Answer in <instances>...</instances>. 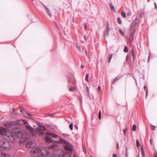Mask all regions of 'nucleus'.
Listing matches in <instances>:
<instances>
[{
    "mask_svg": "<svg viewBox=\"0 0 157 157\" xmlns=\"http://www.w3.org/2000/svg\"><path fill=\"white\" fill-rule=\"evenodd\" d=\"M0 134L3 138L8 142H13L14 141L13 135L18 138L22 137L23 135L22 132L18 127L13 128L12 133H10L7 129L2 127H0Z\"/></svg>",
    "mask_w": 157,
    "mask_h": 157,
    "instance_id": "obj_1",
    "label": "nucleus"
},
{
    "mask_svg": "<svg viewBox=\"0 0 157 157\" xmlns=\"http://www.w3.org/2000/svg\"><path fill=\"white\" fill-rule=\"evenodd\" d=\"M26 128L29 131L30 133L33 136H35L36 133L39 135H41L44 134V131L46 130L45 127L43 125L40 126L39 128H36V130L29 125H26Z\"/></svg>",
    "mask_w": 157,
    "mask_h": 157,
    "instance_id": "obj_2",
    "label": "nucleus"
},
{
    "mask_svg": "<svg viewBox=\"0 0 157 157\" xmlns=\"http://www.w3.org/2000/svg\"><path fill=\"white\" fill-rule=\"evenodd\" d=\"M36 145V143L33 141H28L26 144V147L27 148H33Z\"/></svg>",
    "mask_w": 157,
    "mask_h": 157,
    "instance_id": "obj_3",
    "label": "nucleus"
},
{
    "mask_svg": "<svg viewBox=\"0 0 157 157\" xmlns=\"http://www.w3.org/2000/svg\"><path fill=\"white\" fill-rule=\"evenodd\" d=\"M139 19L136 18L131 24V29H136L135 28V26L139 23Z\"/></svg>",
    "mask_w": 157,
    "mask_h": 157,
    "instance_id": "obj_4",
    "label": "nucleus"
},
{
    "mask_svg": "<svg viewBox=\"0 0 157 157\" xmlns=\"http://www.w3.org/2000/svg\"><path fill=\"white\" fill-rule=\"evenodd\" d=\"M2 148L6 150H9L11 148L10 144L8 142L5 141Z\"/></svg>",
    "mask_w": 157,
    "mask_h": 157,
    "instance_id": "obj_5",
    "label": "nucleus"
},
{
    "mask_svg": "<svg viewBox=\"0 0 157 157\" xmlns=\"http://www.w3.org/2000/svg\"><path fill=\"white\" fill-rule=\"evenodd\" d=\"M109 23L107 22L106 25V30L105 31L104 33V37L105 39V37L108 36L109 35V31L110 30V29L109 28Z\"/></svg>",
    "mask_w": 157,
    "mask_h": 157,
    "instance_id": "obj_6",
    "label": "nucleus"
},
{
    "mask_svg": "<svg viewBox=\"0 0 157 157\" xmlns=\"http://www.w3.org/2000/svg\"><path fill=\"white\" fill-rule=\"evenodd\" d=\"M64 147L67 151H69L72 152V145L70 144V143H67V144H66L65 145H64Z\"/></svg>",
    "mask_w": 157,
    "mask_h": 157,
    "instance_id": "obj_7",
    "label": "nucleus"
},
{
    "mask_svg": "<svg viewBox=\"0 0 157 157\" xmlns=\"http://www.w3.org/2000/svg\"><path fill=\"white\" fill-rule=\"evenodd\" d=\"M0 157H10V156L9 154L5 153L0 150Z\"/></svg>",
    "mask_w": 157,
    "mask_h": 157,
    "instance_id": "obj_8",
    "label": "nucleus"
},
{
    "mask_svg": "<svg viewBox=\"0 0 157 157\" xmlns=\"http://www.w3.org/2000/svg\"><path fill=\"white\" fill-rule=\"evenodd\" d=\"M41 4H42V5L44 6V8L45 9L48 15L50 17H51L52 15L51 14L50 12V11L49 9L46 6L44 5V4H43L42 3H41Z\"/></svg>",
    "mask_w": 157,
    "mask_h": 157,
    "instance_id": "obj_9",
    "label": "nucleus"
},
{
    "mask_svg": "<svg viewBox=\"0 0 157 157\" xmlns=\"http://www.w3.org/2000/svg\"><path fill=\"white\" fill-rule=\"evenodd\" d=\"M41 150L40 148L37 147L35 150L33 151V152H32V151H31V152L34 154L36 153H41Z\"/></svg>",
    "mask_w": 157,
    "mask_h": 157,
    "instance_id": "obj_10",
    "label": "nucleus"
},
{
    "mask_svg": "<svg viewBox=\"0 0 157 157\" xmlns=\"http://www.w3.org/2000/svg\"><path fill=\"white\" fill-rule=\"evenodd\" d=\"M44 140L47 143H50L52 141V139H51L49 137L46 136L44 137Z\"/></svg>",
    "mask_w": 157,
    "mask_h": 157,
    "instance_id": "obj_11",
    "label": "nucleus"
},
{
    "mask_svg": "<svg viewBox=\"0 0 157 157\" xmlns=\"http://www.w3.org/2000/svg\"><path fill=\"white\" fill-rule=\"evenodd\" d=\"M47 135H50L52 137L54 138H57L58 137V136L56 134H55L54 133H52L51 132H47L46 133Z\"/></svg>",
    "mask_w": 157,
    "mask_h": 157,
    "instance_id": "obj_12",
    "label": "nucleus"
},
{
    "mask_svg": "<svg viewBox=\"0 0 157 157\" xmlns=\"http://www.w3.org/2000/svg\"><path fill=\"white\" fill-rule=\"evenodd\" d=\"M59 142L61 143L64 144V145H65L67 143V142L66 140L61 138L60 139Z\"/></svg>",
    "mask_w": 157,
    "mask_h": 157,
    "instance_id": "obj_13",
    "label": "nucleus"
},
{
    "mask_svg": "<svg viewBox=\"0 0 157 157\" xmlns=\"http://www.w3.org/2000/svg\"><path fill=\"white\" fill-rule=\"evenodd\" d=\"M131 30H132V32H131V35H130V36L134 38V35H135V33L136 29H131Z\"/></svg>",
    "mask_w": 157,
    "mask_h": 157,
    "instance_id": "obj_14",
    "label": "nucleus"
},
{
    "mask_svg": "<svg viewBox=\"0 0 157 157\" xmlns=\"http://www.w3.org/2000/svg\"><path fill=\"white\" fill-rule=\"evenodd\" d=\"M63 157H71L70 153L69 152H66L65 154L63 155Z\"/></svg>",
    "mask_w": 157,
    "mask_h": 157,
    "instance_id": "obj_15",
    "label": "nucleus"
},
{
    "mask_svg": "<svg viewBox=\"0 0 157 157\" xmlns=\"http://www.w3.org/2000/svg\"><path fill=\"white\" fill-rule=\"evenodd\" d=\"M13 124V122H11V123H10V122H7L5 124V125L8 127V128H9L10 126L11 125H12Z\"/></svg>",
    "mask_w": 157,
    "mask_h": 157,
    "instance_id": "obj_16",
    "label": "nucleus"
},
{
    "mask_svg": "<svg viewBox=\"0 0 157 157\" xmlns=\"http://www.w3.org/2000/svg\"><path fill=\"white\" fill-rule=\"evenodd\" d=\"M109 6L111 10H113V11H115V8L112 3L109 4Z\"/></svg>",
    "mask_w": 157,
    "mask_h": 157,
    "instance_id": "obj_17",
    "label": "nucleus"
},
{
    "mask_svg": "<svg viewBox=\"0 0 157 157\" xmlns=\"http://www.w3.org/2000/svg\"><path fill=\"white\" fill-rule=\"evenodd\" d=\"M5 141L3 140H0V147H2L3 146V144H4Z\"/></svg>",
    "mask_w": 157,
    "mask_h": 157,
    "instance_id": "obj_18",
    "label": "nucleus"
},
{
    "mask_svg": "<svg viewBox=\"0 0 157 157\" xmlns=\"http://www.w3.org/2000/svg\"><path fill=\"white\" fill-rule=\"evenodd\" d=\"M128 149L127 147H126V149H125V155L126 157H128Z\"/></svg>",
    "mask_w": 157,
    "mask_h": 157,
    "instance_id": "obj_19",
    "label": "nucleus"
},
{
    "mask_svg": "<svg viewBox=\"0 0 157 157\" xmlns=\"http://www.w3.org/2000/svg\"><path fill=\"white\" fill-rule=\"evenodd\" d=\"M120 78H118V77H116L115 78L113 81V83H114L116 82L117 81L119 80L120 79Z\"/></svg>",
    "mask_w": 157,
    "mask_h": 157,
    "instance_id": "obj_20",
    "label": "nucleus"
},
{
    "mask_svg": "<svg viewBox=\"0 0 157 157\" xmlns=\"http://www.w3.org/2000/svg\"><path fill=\"white\" fill-rule=\"evenodd\" d=\"M69 83H71L72 84H75L76 83V82L74 79L71 81V79H70L69 80Z\"/></svg>",
    "mask_w": 157,
    "mask_h": 157,
    "instance_id": "obj_21",
    "label": "nucleus"
},
{
    "mask_svg": "<svg viewBox=\"0 0 157 157\" xmlns=\"http://www.w3.org/2000/svg\"><path fill=\"white\" fill-rule=\"evenodd\" d=\"M121 15L123 17L125 18L126 17V13L124 11H123L122 12Z\"/></svg>",
    "mask_w": 157,
    "mask_h": 157,
    "instance_id": "obj_22",
    "label": "nucleus"
},
{
    "mask_svg": "<svg viewBox=\"0 0 157 157\" xmlns=\"http://www.w3.org/2000/svg\"><path fill=\"white\" fill-rule=\"evenodd\" d=\"M113 53H111L110 56H109V61H108V63H109L111 60V59L113 57Z\"/></svg>",
    "mask_w": 157,
    "mask_h": 157,
    "instance_id": "obj_23",
    "label": "nucleus"
},
{
    "mask_svg": "<svg viewBox=\"0 0 157 157\" xmlns=\"http://www.w3.org/2000/svg\"><path fill=\"white\" fill-rule=\"evenodd\" d=\"M89 74H86V77H85V80L86 81V82H88L89 81V80H88V77H89Z\"/></svg>",
    "mask_w": 157,
    "mask_h": 157,
    "instance_id": "obj_24",
    "label": "nucleus"
},
{
    "mask_svg": "<svg viewBox=\"0 0 157 157\" xmlns=\"http://www.w3.org/2000/svg\"><path fill=\"white\" fill-rule=\"evenodd\" d=\"M117 21L118 23L120 24H121L122 23V21H121V19L120 17L117 18Z\"/></svg>",
    "mask_w": 157,
    "mask_h": 157,
    "instance_id": "obj_25",
    "label": "nucleus"
},
{
    "mask_svg": "<svg viewBox=\"0 0 157 157\" xmlns=\"http://www.w3.org/2000/svg\"><path fill=\"white\" fill-rule=\"evenodd\" d=\"M25 117L31 118L32 115L28 113H26V115H24Z\"/></svg>",
    "mask_w": 157,
    "mask_h": 157,
    "instance_id": "obj_26",
    "label": "nucleus"
},
{
    "mask_svg": "<svg viewBox=\"0 0 157 157\" xmlns=\"http://www.w3.org/2000/svg\"><path fill=\"white\" fill-rule=\"evenodd\" d=\"M124 51L125 52H127L128 51V48L127 46H125L124 47Z\"/></svg>",
    "mask_w": 157,
    "mask_h": 157,
    "instance_id": "obj_27",
    "label": "nucleus"
},
{
    "mask_svg": "<svg viewBox=\"0 0 157 157\" xmlns=\"http://www.w3.org/2000/svg\"><path fill=\"white\" fill-rule=\"evenodd\" d=\"M133 37L130 36L129 38V42L131 43H132V42H133Z\"/></svg>",
    "mask_w": 157,
    "mask_h": 157,
    "instance_id": "obj_28",
    "label": "nucleus"
},
{
    "mask_svg": "<svg viewBox=\"0 0 157 157\" xmlns=\"http://www.w3.org/2000/svg\"><path fill=\"white\" fill-rule=\"evenodd\" d=\"M69 90L70 91H74L75 90V89L74 87H71L69 89Z\"/></svg>",
    "mask_w": 157,
    "mask_h": 157,
    "instance_id": "obj_29",
    "label": "nucleus"
},
{
    "mask_svg": "<svg viewBox=\"0 0 157 157\" xmlns=\"http://www.w3.org/2000/svg\"><path fill=\"white\" fill-rule=\"evenodd\" d=\"M136 144L137 146L138 147H140V143L139 141V140L138 139H137L136 140Z\"/></svg>",
    "mask_w": 157,
    "mask_h": 157,
    "instance_id": "obj_30",
    "label": "nucleus"
},
{
    "mask_svg": "<svg viewBox=\"0 0 157 157\" xmlns=\"http://www.w3.org/2000/svg\"><path fill=\"white\" fill-rule=\"evenodd\" d=\"M69 128L71 130H72L73 128V124L72 123H71L69 125Z\"/></svg>",
    "mask_w": 157,
    "mask_h": 157,
    "instance_id": "obj_31",
    "label": "nucleus"
},
{
    "mask_svg": "<svg viewBox=\"0 0 157 157\" xmlns=\"http://www.w3.org/2000/svg\"><path fill=\"white\" fill-rule=\"evenodd\" d=\"M136 126L135 124H134L132 127V129L133 131H135L136 130Z\"/></svg>",
    "mask_w": 157,
    "mask_h": 157,
    "instance_id": "obj_32",
    "label": "nucleus"
},
{
    "mask_svg": "<svg viewBox=\"0 0 157 157\" xmlns=\"http://www.w3.org/2000/svg\"><path fill=\"white\" fill-rule=\"evenodd\" d=\"M76 48L78 50H79L80 52H81V49H80V46H79V45H78L77 43H76Z\"/></svg>",
    "mask_w": 157,
    "mask_h": 157,
    "instance_id": "obj_33",
    "label": "nucleus"
},
{
    "mask_svg": "<svg viewBox=\"0 0 157 157\" xmlns=\"http://www.w3.org/2000/svg\"><path fill=\"white\" fill-rule=\"evenodd\" d=\"M132 57H133V59H134L135 58V56L134 54V50H132Z\"/></svg>",
    "mask_w": 157,
    "mask_h": 157,
    "instance_id": "obj_34",
    "label": "nucleus"
},
{
    "mask_svg": "<svg viewBox=\"0 0 157 157\" xmlns=\"http://www.w3.org/2000/svg\"><path fill=\"white\" fill-rule=\"evenodd\" d=\"M141 153L142 155H145L144 149L142 147Z\"/></svg>",
    "mask_w": 157,
    "mask_h": 157,
    "instance_id": "obj_35",
    "label": "nucleus"
},
{
    "mask_svg": "<svg viewBox=\"0 0 157 157\" xmlns=\"http://www.w3.org/2000/svg\"><path fill=\"white\" fill-rule=\"evenodd\" d=\"M128 130V128H126L123 130V132L124 133V134H126V132Z\"/></svg>",
    "mask_w": 157,
    "mask_h": 157,
    "instance_id": "obj_36",
    "label": "nucleus"
},
{
    "mask_svg": "<svg viewBox=\"0 0 157 157\" xmlns=\"http://www.w3.org/2000/svg\"><path fill=\"white\" fill-rule=\"evenodd\" d=\"M98 117L99 119H101V111H99L98 114Z\"/></svg>",
    "mask_w": 157,
    "mask_h": 157,
    "instance_id": "obj_37",
    "label": "nucleus"
},
{
    "mask_svg": "<svg viewBox=\"0 0 157 157\" xmlns=\"http://www.w3.org/2000/svg\"><path fill=\"white\" fill-rule=\"evenodd\" d=\"M120 33H121V34L122 36H124V32L122 30H121V29L120 30Z\"/></svg>",
    "mask_w": 157,
    "mask_h": 157,
    "instance_id": "obj_38",
    "label": "nucleus"
},
{
    "mask_svg": "<svg viewBox=\"0 0 157 157\" xmlns=\"http://www.w3.org/2000/svg\"><path fill=\"white\" fill-rule=\"evenodd\" d=\"M20 110L21 112L23 113V112L24 111V108L22 107H21L20 108Z\"/></svg>",
    "mask_w": 157,
    "mask_h": 157,
    "instance_id": "obj_39",
    "label": "nucleus"
},
{
    "mask_svg": "<svg viewBox=\"0 0 157 157\" xmlns=\"http://www.w3.org/2000/svg\"><path fill=\"white\" fill-rule=\"evenodd\" d=\"M36 157H45V156L44 154H43L42 155H41L40 156H36Z\"/></svg>",
    "mask_w": 157,
    "mask_h": 157,
    "instance_id": "obj_40",
    "label": "nucleus"
},
{
    "mask_svg": "<svg viewBox=\"0 0 157 157\" xmlns=\"http://www.w3.org/2000/svg\"><path fill=\"white\" fill-rule=\"evenodd\" d=\"M86 91L87 92L88 94H89V89L87 86H86Z\"/></svg>",
    "mask_w": 157,
    "mask_h": 157,
    "instance_id": "obj_41",
    "label": "nucleus"
},
{
    "mask_svg": "<svg viewBox=\"0 0 157 157\" xmlns=\"http://www.w3.org/2000/svg\"><path fill=\"white\" fill-rule=\"evenodd\" d=\"M101 87L100 86H98V90L99 91H101Z\"/></svg>",
    "mask_w": 157,
    "mask_h": 157,
    "instance_id": "obj_42",
    "label": "nucleus"
},
{
    "mask_svg": "<svg viewBox=\"0 0 157 157\" xmlns=\"http://www.w3.org/2000/svg\"><path fill=\"white\" fill-rule=\"evenodd\" d=\"M150 143H151V144H153V140H152V138H151V139H150Z\"/></svg>",
    "mask_w": 157,
    "mask_h": 157,
    "instance_id": "obj_43",
    "label": "nucleus"
},
{
    "mask_svg": "<svg viewBox=\"0 0 157 157\" xmlns=\"http://www.w3.org/2000/svg\"><path fill=\"white\" fill-rule=\"evenodd\" d=\"M85 53L87 55V57L89 58V55L87 54V51L86 50H85Z\"/></svg>",
    "mask_w": 157,
    "mask_h": 157,
    "instance_id": "obj_44",
    "label": "nucleus"
},
{
    "mask_svg": "<svg viewBox=\"0 0 157 157\" xmlns=\"http://www.w3.org/2000/svg\"><path fill=\"white\" fill-rule=\"evenodd\" d=\"M54 24H55V26L58 29H59V28L57 26V24L56 23V22H54Z\"/></svg>",
    "mask_w": 157,
    "mask_h": 157,
    "instance_id": "obj_45",
    "label": "nucleus"
},
{
    "mask_svg": "<svg viewBox=\"0 0 157 157\" xmlns=\"http://www.w3.org/2000/svg\"><path fill=\"white\" fill-rule=\"evenodd\" d=\"M113 157H117V155L116 154H113Z\"/></svg>",
    "mask_w": 157,
    "mask_h": 157,
    "instance_id": "obj_46",
    "label": "nucleus"
},
{
    "mask_svg": "<svg viewBox=\"0 0 157 157\" xmlns=\"http://www.w3.org/2000/svg\"><path fill=\"white\" fill-rule=\"evenodd\" d=\"M155 126L153 125L152 127L151 128V129L153 130H155Z\"/></svg>",
    "mask_w": 157,
    "mask_h": 157,
    "instance_id": "obj_47",
    "label": "nucleus"
},
{
    "mask_svg": "<svg viewBox=\"0 0 157 157\" xmlns=\"http://www.w3.org/2000/svg\"><path fill=\"white\" fill-rule=\"evenodd\" d=\"M154 4H155V9L156 10H157V5H156V2H155L154 3Z\"/></svg>",
    "mask_w": 157,
    "mask_h": 157,
    "instance_id": "obj_48",
    "label": "nucleus"
},
{
    "mask_svg": "<svg viewBox=\"0 0 157 157\" xmlns=\"http://www.w3.org/2000/svg\"><path fill=\"white\" fill-rule=\"evenodd\" d=\"M117 149H118L119 148V144L118 143H117Z\"/></svg>",
    "mask_w": 157,
    "mask_h": 157,
    "instance_id": "obj_49",
    "label": "nucleus"
},
{
    "mask_svg": "<svg viewBox=\"0 0 157 157\" xmlns=\"http://www.w3.org/2000/svg\"><path fill=\"white\" fill-rule=\"evenodd\" d=\"M84 29H87V26H86V24H85V25H84Z\"/></svg>",
    "mask_w": 157,
    "mask_h": 157,
    "instance_id": "obj_50",
    "label": "nucleus"
},
{
    "mask_svg": "<svg viewBox=\"0 0 157 157\" xmlns=\"http://www.w3.org/2000/svg\"><path fill=\"white\" fill-rule=\"evenodd\" d=\"M84 67V65H83L82 64L81 66V67L82 68H83Z\"/></svg>",
    "mask_w": 157,
    "mask_h": 157,
    "instance_id": "obj_51",
    "label": "nucleus"
},
{
    "mask_svg": "<svg viewBox=\"0 0 157 157\" xmlns=\"http://www.w3.org/2000/svg\"><path fill=\"white\" fill-rule=\"evenodd\" d=\"M84 39L86 41H87V39H86V36L85 35L84 36Z\"/></svg>",
    "mask_w": 157,
    "mask_h": 157,
    "instance_id": "obj_52",
    "label": "nucleus"
},
{
    "mask_svg": "<svg viewBox=\"0 0 157 157\" xmlns=\"http://www.w3.org/2000/svg\"><path fill=\"white\" fill-rule=\"evenodd\" d=\"M154 157H157V154H155L154 155Z\"/></svg>",
    "mask_w": 157,
    "mask_h": 157,
    "instance_id": "obj_53",
    "label": "nucleus"
},
{
    "mask_svg": "<svg viewBox=\"0 0 157 157\" xmlns=\"http://www.w3.org/2000/svg\"><path fill=\"white\" fill-rule=\"evenodd\" d=\"M75 127L78 130V127L76 125H75Z\"/></svg>",
    "mask_w": 157,
    "mask_h": 157,
    "instance_id": "obj_54",
    "label": "nucleus"
},
{
    "mask_svg": "<svg viewBox=\"0 0 157 157\" xmlns=\"http://www.w3.org/2000/svg\"><path fill=\"white\" fill-rule=\"evenodd\" d=\"M48 156V157H55L53 155H52L50 156Z\"/></svg>",
    "mask_w": 157,
    "mask_h": 157,
    "instance_id": "obj_55",
    "label": "nucleus"
},
{
    "mask_svg": "<svg viewBox=\"0 0 157 157\" xmlns=\"http://www.w3.org/2000/svg\"><path fill=\"white\" fill-rule=\"evenodd\" d=\"M147 90L146 92V96H147Z\"/></svg>",
    "mask_w": 157,
    "mask_h": 157,
    "instance_id": "obj_56",
    "label": "nucleus"
},
{
    "mask_svg": "<svg viewBox=\"0 0 157 157\" xmlns=\"http://www.w3.org/2000/svg\"><path fill=\"white\" fill-rule=\"evenodd\" d=\"M146 86H144V89H146Z\"/></svg>",
    "mask_w": 157,
    "mask_h": 157,
    "instance_id": "obj_57",
    "label": "nucleus"
},
{
    "mask_svg": "<svg viewBox=\"0 0 157 157\" xmlns=\"http://www.w3.org/2000/svg\"><path fill=\"white\" fill-rule=\"evenodd\" d=\"M127 15H128V16H129L130 15V14L129 13H128Z\"/></svg>",
    "mask_w": 157,
    "mask_h": 157,
    "instance_id": "obj_58",
    "label": "nucleus"
},
{
    "mask_svg": "<svg viewBox=\"0 0 157 157\" xmlns=\"http://www.w3.org/2000/svg\"><path fill=\"white\" fill-rule=\"evenodd\" d=\"M150 55H149V59H148V60H149V58H150Z\"/></svg>",
    "mask_w": 157,
    "mask_h": 157,
    "instance_id": "obj_59",
    "label": "nucleus"
},
{
    "mask_svg": "<svg viewBox=\"0 0 157 157\" xmlns=\"http://www.w3.org/2000/svg\"><path fill=\"white\" fill-rule=\"evenodd\" d=\"M142 157H145V155H142Z\"/></svg>",
    "mask_w": 157,
    "mask_h": 157,
    "instance_id": "obj_60",
    "label": "nucleus"
},
{
    "mask_svg": "<svg viewBox=\"0 0 157 157\" xmlns=\"http://www.w3.org/2000/svg\"><path fill=\"white\" fill-rule=\"evenodd\" d=\"M83 151H84V152L86 153V151H85V150H84L83 149Z\"/></svg>",
    "mask_w": 157,
    "mask_h": 157,
    "instance_id": "obj_61",
    "label": "nucleus"
},
{
    "mask_svg": "<svg viewBox=\"0 0 157 157\" xmlns=\"http://www.w3.org/2000/svg\"><path fill=\"white\" fill-rule=\"evenodd\" d=\"M47 155H48V152H47Z\"/></svg>",
    "mask_w": 157,
    "mask_h": 157,
    "instance_id": "obj_62",
    "label": "nucleus"
},
{
    "mask_svg": "<svg viewBox=\"0 0 157 157\" xmlns=\"http://www.w3.org/2000/svg\"><path fill=\"white\" fill-rule=\"evenodd\" d=\"M73 157H76L75 155V156H74Z\"/></svg>",
    "mask_w": 157,
    "mask_h": 157,
    "instance_id": "obj_63",
    "label": "nucleus"
},
{
    "mask_svg": "<svg viewBox=\"0 0 157 157\" xmlns=\"http://www.w3.org/2000/svg\"><path fill=\"white\" fill-rule=\"evenodd\" d=\"M90 157H93V156H91Z\"/></svg>",
    "mask_w": 157,
    "mask_h": 157,
    "instance_id": "obj_64",
    "label": "nucleus"
}]
</instances>
